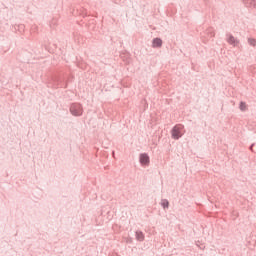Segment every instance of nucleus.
I'll return each mask as SVG.
<instances>
[{"label":"nucleus","mask_w":256,"mask_h":256,"mask_svg":"<svg viewBox=\"0 0 256 256\" xmlns=\"http://www.w3.org/2000/svg\"><path fill=\"white\" fill-rule=\"evenodd\" d=\"M69 85V80H65V77H61L59 75H52L48 79V87L52 86L53 89H59V87L63 89H67Z\"/></svg>","instance_id":"obj_1"},{"label":"nucleus","mask_w":256,"mask_h":256,"mask_svg":"<svg viewBox=\"0 0 256 256\" xmlns=\"http://www.w3.org/2000/svg\"><path fill=\"white\" fill-rule=\"evenodd\" d=\"M185 135V126L183 124H176L171 130V137L175 141H179Z\"/></svg>","instance_id":"obj_2"},{"label":"nucleus","mask_w":256,"mask_h":256,"mask_svg":"<svg viewBox=\"0 0 256 256\" xmlns=\"http://www.w3.org/2000/svg\"><path fill=\"white\" fill-rule=\"evenodd\" d=\"M69 111L73 117H81L83 115V105L79 102H74L70 105Z\"/></svg>","instance_id":"obj_3"},{"label":"nucleus","mask_w":256,"mask_h":256,"mask_svg":"<svg viewBox=\"0 0 256 256\" xmlns=\"http://www.w3.org/2000/svg\"><path fill=\"white\" fill-rule=\"evenodd\" d=\"M139 163L142 167H148L149 163H151V158L147 153H141L139 155Z\"/></svg>","instance_id":"obj_4"},{"label":"nucleus","mask_w":256,"mask_h":256,"mask_svg":"<svg viewBox=\"0 0 256 256\" xmlns=\"http://www.w3.org/2000/svg\"><path fill=\"white\" fill-rule=\"evenodd\" d=\"M227 43L229 45H233V47H237L239 45V40L233 36V34H226Z\"/></svg>","instance_id":"obj_5"},{"label":"nucleus","mask_w":256,"mask_h":256,"mask_svg":"<svg viewBox=\"0 0 256 256\" xmlns=\"http://www.w3.org/2000/svg\"><path fill=\"white\" fill-rule=\"evenodd\" d=\"M201 37H204L209 41V39H213L215 37V32L213 31V28H208L205 32L201 34Z\"/></svg>","instance_id":"obj_6"},{"label":"nucleus","mask_w":256,"mask_h":256,"mask_svg":"<svg viewBox=\"0 0 256 256\" xmlns=\"http://www.w3.org/2000/svg\"><path fill=\"white\" fill-rule=\"evenodd\" d=\"M152 47L154 49H161L163 47V40L159 37L152 40Z\"/></svg>","instance_id":"obj_7"},{"label":"nucleus","mask_w":256,"mask_h":256,"mask_svg":"<svg viewBox=\"0 0 256 256\" xmlns=\"http://www.w3.org/2000/svg\"><path fill=\"white\" fill-rule=\"evenodd\" d=\"M242 3H244L246 7H254V9H256V0H242Z\"/></svg>","instance_id":"obj_8"},{"label":"nucleus","mask_w":256,"mask_h":256,"mask_svg":"<svg viewBox=\"0 0 256 256\" xmlns=\"http://www.w3.org/2000/svg\"><path fill=\"white\" fill-rule=\"evenodd\" d=\"M135 237L140 242L145 241V234L143 233V231H136Z\"/></svg>","instance_id":"obj_9"},{"label":"nucleus","mask_w":256,"mask_h":256,"mask_svg":"<svg viewBox=\"0 0 256 256\" xmlns=\"http://www.w3.org/2000/svg\"><path fill=\"white\" fill-rule=\"evenodd\" d=\"M161 206L163 207V209H169V200L162 199L161 200Z\"/></svg>","instance_id":"obj_10"},{"label":"nucleus","mask_w":256,"mask_h":256,"mask_svg":"<svg viewBox=\"0 0 256 256\" xmlns=\"http://www.w3.org/2000/svg\"><path fill=\"white\" fill-rule=\"evenodd\" d=\"M239 109L240 111H247V103H245L244 101H241L239 104Z\"/></svg>","instance_id":"obj_11"},{"label":"nucleus","mask_w":256,"mask_h":256,"mask_svg":"<svg viewBox=\"0 0 256 256\" xmlns=\"http://www.w3.org/2000/svg\"><path fill=\"white\" fill-rule=\"evenodd\" d=\"M15 29H16V31H19V33H23L25 31V25L20 24V25L16 26Z\"/></svg>","instance_id":"obj_12"},{"label":"nucleus","mask_w":256,"mask_h":256,"mask_svg":"<svg viewBox=\"0 0 256 256\" xmlns=\"http://www.w3.org/2000/svg\"><path fill=\"white\" fill-rule=\"evenodd\" d=\"M248 44L251 45V47H256V39L248 38Z\"/></svg>","instance_id":"obj_13"},{"label":"nucleus","mask_w":256,"mask_h":256,"mask_svg":"<svg viewBox=\"0 0 256 256\" xmlns=\"http://www.w3.org/2000/svg\"><path fill=\"white\" fill-rule=\"evenodd\" d=\"M57 23H58L57 18H53V19L50 21V27H55V25H57Z\"/></svg>","instance_id":"obj_14"},{"label":"nucleus","mask_w":256,"mask_h":256,"mask_svg":"<svg viewBox=\"0 0 256 256\" xmlns=\"http://www.w3.org/2000/svg\"><path fill=\"white\" fill-rule=\"evenodd\" d=\"M105 211H107V207H103L101 210V215H103L105 213Z\"/></svg>","instance_id":"obj_15"},{"label":"nucleus","mask_w":256,"mask_h":256,"mask_svg":"<svg viewBox=\"0 0 256 256\" xmlns=\"http://www.w3.org/2000/svg\"><path fill=\"white\" fill-rule=\"evenodd\" d=\"M253 147H255V143L251 144L249 147V149H250V151H252V153H253Z\"/></svg>","instance_id":"obj_16"},{"label":"nucleus","mask_w":256,"mask_h":256,"mask_svg":"<svg viewBox=\"0 0 256 256\" xmlns=\"http://www.w3.org/2000/svg\"><path fill=\"white\" fill-rule=\"evenodd\" d=\"M83 17H87V12L82 11V13H80Z\"/></svg>","instance_id":"obj_17"},{"label":"nucleus","mask_w":256,"mask_h":256,"mask_svg":"<svg viewBox=\"0 0 256 256\" xmlns=\"http://www.w3.org/2000/svg\"><path fill=\"white\" fill-rule=\"evenodd\" d=\"M110 256H120L118 253H113Z\"/></svg>","instance_id":"obj_18"},{"label":"nucleus","mask_w":256,"mask_h":256,"mask_svg":"<svg viewBox=\"0 0 256 256\" xmlns=\"http://www.w3.org/2000/svg\"><path fill=\"white\" fill-rule=\"evenodd\" d=\"M106 213L109 214V213H111V211L108 210Z\"/></svg>","instance_id":"obj_19"}]
</instances>
